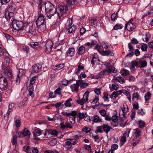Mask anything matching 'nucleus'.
<instances>
[{
	"label": "nucleus",
	"instance_id": "f257e3e1",
	"mask_svg": "<svg viewBox=\"0 0 153 153\" xmlns=\"http://www.w3.org/2000/svg\"><path fill=\"white\" fill-rule=\"evenodd\" d=\"M68 7L67 5H65L64 6L59 5L58 8H57V10L46 12V14L48 18L51 19L56 13V12L59 19L60 20L61 17L65 12L68 11Z\"/></svg>",
	"mask_w": 153,
	"mask_h": 153
},
{
	"label": "nucleus",
	"instance_id": "f03ea898",
	"mask_svg": "<svg viewBox=\"0 0 153 153\" xmlns=\"http://www.w3.org/2000/svg\"><path fill=\"white\" fill-rule=\"evenodd\" d=\"M12 25L13 28L14 30L18 31L21 30H25L27 27L28 28L29 27L28 24L15 19H13L12 21Z\"/></svg>",
	"mask_w": 153,
	"mask_h": 153
},
{
	"label": "nucleus",
	"instance_id": "7ed1b4c3",
	"mask_svg": "<svg viewBox=\"0 0 153 153\" xmlns=\"http://www.w3.org/2000/svg\"><path fill=\"white\" fill-rule=\"evenodd\" d=\"M44 16L42 14H40L36 21L37 27L39 28L42 29L43 30L46 27V22Z\"/></svg>",
	"mask_w": 153,
	"mask_h": 153
},
{
	"label": "nucleus",
	"instance_id": "20e7f679",
	"mask_svg": "<svg viewBox=\"0 0 153 153\" xmlns=\"http://www.w3.org/2000/svg\"><path fill=\"white\" fill-rule=\"evenodd\" d=\"M2 73L3 74L5 77L9 78L12 79L13 77V76L12 73L11 69L10 66L1 67Z\"/></svg>",
	"mask_w": 153,
	"mask_h": 153
},
{
	"label": "nucleus",
	"instance_id": "39448f33",
	"mask_svg": "<svg viewBox=\"0 0 153 153\" xmlns=\"http://www.w3.org/2000/svg\"><path fill=\"white\" fill-rule=\"evenodd\" d=\"M8 87V82L7 79L4 77H0V89L2 91L7 90Z\"/></svg>",
	"mask_w": 153,
	"mask_h": 153
},
{
	"label": "nucleus",
	"instance_id": "423d86ee",
	"mask_svg": "<svg viewBox=\"0 0 153 153\" xmlns=\"http://www.w3.org/2000/svg\"><path fill=\"white\" fill-rule=\"evenodd\" d=\"M89 93L88 91H86L84 94L82 99H79L77 100H76L77 102L81 105H83L84 102H86L88 100Z\"/></svg>",
	"mask_w": 153,
	"mask_h": 153
},
{
	"label": "nucleus",
	"instance_id": "0eeeda50",
	"mask_svg": "<svg viewBox=\"0 0 153 153\" xmlns=\"http://www.w3.org/2000/svg\"><path fill=\"white\" fill-rule=\"evenodd\" d=\"M45 12L57 10V9L54 5L49 2H45Z\"/></svg>",
	"mask_w": 153,
	"mask_h": 153
},
{
	"label": "nucleus",
	"instance_id": "6e6552de",
	"mask_svg": "<svg viewBox=\"0 0 153 153\" xmlns=\"http://www.w3.org/2000/svg\"><path fill=\"white\" fill-rule=\"evenodd\" d=\"M79 82H80L76 80V83H74L71 85L70 87L72 92H77L79 91V87L80 85V83Z\"/></svg>",
	"mask_w": 153,
	"mask_h": 153
},
{
	"label": "nucleus",
	"instance_id": "1a4fd4ad",
	"mask_svg": "<svg viewBox=\"0 0 153 153\" xmlns=\"http://www.w3.org/2000/svg\"><path fill=\"white\" fill-rule=\"evenodd\" d=\"M135 24L131 22H128L126 24L125 29H127L128 30L131 31L134 30L136 27Z\"/></svg>",
	"mask_w": 153,
	"mask_h": 153
},
{
	"label": "nucleus",
	"instance_id": "9d476101",
	"mask_svg": "<svg viewBox=\"0 0 153 153\" xmlns=\"http://www.w3.org/2000/svg\"><path fill=\"white\" fill-rule=\"evenodd\" d=\"M53 45V42L51 40L48 41L46 42L45 46L46 52L47 53H49L51 51Z\"/></svg>",
	"mask_w": 153,
	"mask_h": 153
},
{
	"label": "nucleus",
	"instance_id": "9b49d317",
	"mask_svg": "<svg viewBox=\"0 0 153 153\" xmlns=\"http://www.w3.org/2000/svg\"><path fill=\"white\" fill-rule=\"evenodd\" d=\"M11 64L10 57L8 56H5L4 57V60L2 63L1 67L10 66Z\"/></svg>",
	"mask_w": 153,
	"mask_h": 153
},
{
	"label": "nucleus",
	"instance_id": "f8f14e48",
	"mask_svg": "<svg viewBox=\"0 0 153 153\" xmlns=\"http://www.w3.org/2000/svg\"><path fill=\"white\" fill-rule=\"evenodd\" d=\"M60 128L62 129H64L66 128H71L73 127L72 125L68 122H62L60 124Z\"/></svg>",
	"mask_w": 153,
	"mask_h": 153
},
{
	"label": "nucleus",
	"instance_id": "ddd939ff",
	"mask_svg": "<svg viewBox=\"0 0 153 153\" xmlns=\"http://www.w3.org/2000/svg\"><path fill=\"white\" fill-rule=\"evenodd\" d=\"M138 60V64L140 65V68H143L147 66V62L146 60L142 58L137 59Z\"/></svg>",
	"mask_w": 153,
	"mask_h": 153
},
{
	"label": "nucleus",
	"instance_id": "4468645a",
	"mask_svg": "<svg viewBox=\"0 0 153 153\" xmlns=\"http://www.w3.org/2000/svg\"><path fill=\"white\" fill-rule=\"evenodd\" d=\"M23 70L21 69H19L17 73V75L16 79V84H19L20 82V76L22 75Z\"/></svg>",
	"mask_w": 153,
	"mask_h": 153
},
{
	"label": "nucleus",
	"instance_id": "2eb2a0df",
	"mask_svg": "<svg viewBox=\"0 0 153 153\" xmlns=\"http://www.w3.org/2000/svg\"><path fill=\"white\" fill-rule=\"evenodd\" d=\"M32 68L33 72L34 73H37L41 71L42 65L39 64H37L33 65Z\"/></svg>",
	"mask_w": 153,
	"mask_h": 153
},
{
	"label": "nucleus",
	"instance_id": "dca6fc26",
	"mask_svg": "<svg viewBox=\"0 0 153 153\" xmlns=\"http://www.w3.org/2000/svg\"><path fill=\"white\" fill-rule=\"evenodd\" d=\"M75 52V50L74 48H69L66 52L67 55L68 56H73L74 55Z\"/></svg>",
	"mask_w": 153,
	"mask_h": 153
},
{
	"label": "nucleus",
	"instance_id": "f3484780",
	"mask_svg": "<svg viewBox=\"0 0 153 153\" xmlns=\"http://www.w3.org/2000/svg\"><path fill=\"white\" fill-rule=\"evenodd\" d=\"M34 89V87L32 85H29L27 88V89L29 91V95L32 98L34 97V94L33 93Z\"/></svg>",
	"mask_w": 153,
	"mask_h": 153
},
{
	"label": "nucleus",
	"instance_id": "a211bd4d",
	"mask_svg": "<svg viewBox=\"0 0 153 153\" xmlns=\"http://www.w3.org/2000/svg\"><path fill=\"white\" fill-rule=\"evenodd\" d=\"M88 118H89V121L93 120L94 122L96 123H100L101 122V119L97 115H95L93 118L92 117H91V118L88 116Z\"/></svg>",
	"mask_w": 153,
	"mask_h": 153
},
{
	"label": "nucleus",
	"instance_id": "6ab92c4d",
	"mask_svg": "<svg viewBox=\"0 0 153 153\" xmlns=\"http://www.w3.org/2000/svg\"><path fill=\"white\" fill-rule=\"evenodd\" d=\"M103 126V131L106 134H107L110 130L112 129V127L109 126L107 124H104Z\"/></svg>",
	"mask_w": 153,
	"mask_h": 153
},
{
	"label": "nucleus",
	"instance_id": "aec40b11",
	"mask_svg": "<svg viewBox=\"0 0 153 153\" xmlns=\"http://www.w3.org/2000/svg\"><path fill=\"white\" fill-rule=\"evenodd\" d=\"M71 142L70 141H67L65 142V143L62 144L63 146L65 148L67 151H70L72 148L71 146Z\"/></svg>",
	"mask_w": 153,
	"mask_h": 153
},
{
	"label": "nucleus",
	"instance_id": "412c9836",
	"mask_svg": "<svg viewBox=\"0 0 153 153\" xmlns=\"http://www.w3.org/2000/svg\"><path fill=\"white\" fill-rule=\"evenodd\" d=\"M42 134L41 130L39 128H37L35 129L34 133L33 136L36 140H39L40 139L37 137L38 136Z\"/></svg>",
	"mask_w": 153,
	"mask_h": 153
},
{
	"label": "nucleus",
	"instance_id": "4be33fe9",
	"mask_svg": "<svg viewBox=\"0 0 153 153\" xmlns=\"http://www.w3.org/2000/svg\"><path fill=\"white\" fill-rule=\"evenodd\" d=\"M106 66L107 68L108 69L110 73H115L117 72V70H115L114 67L111 66L110 64L108 63H107Z\"/></svg>",
	"mask_w": 153,
	"mask_h": 153
},
{
	"label": "nucleus",
	"instance_id": "5701e85b",
	"mask_svg": "<svg viewBox=\"0 0 153 153\" xmlns=\"http://www.w3.org/2000/svg\"><path fill=\"white\" fill-rule=\"evenodd\" d=\"M102 54L103 56L111 55L113 56L114 55L113 51L111 50H108L107 51H103L102 53Z\"/></svg>",
	"mask_w": 153,
	"mask_h": 153
},
{
	"label": "nucleus",
	"instance_id": "b1692460",
	"mask_svg": "<svg viewBox=\"0 0 153 153\" xmlns=\"http://www.w3.org/2000/svg\"><path fill=\"white\" fill-rule=\"evenodd\" d=\"M99 60V59L98 55L97 53H94L93 55V57L91 61V63L93 65V66L94 65L95 62Z\"/></svg>",
	"mask_w": 153,
	"mask_h": 153
},
{
	"label": "nucleus",
	"instance_id": "393cba45",
	"mask_svg": "<svg viewBox=\"0 0 153 153\" xmlns=\"http://www.w3.org/2000/svg\"><path fill=\"white\" fill-rule=\"evenodd\" d=\"M131 69H134L135 67L137 68H140V65L138 64V61L136 60H134L131 62Z\"/></svg>",
	"mask_w": 153,
	"mask_h": 153
},
{
	"label": "nucleus",
	"instance_id": "a878e982",
	"mask_svg": "<svg viewBox=\"0 0 153 153\" xmlns=\"http://www.w3.org/2000/svg\"><path fill=\"white\" fill-rule=\"evenodd\" d=\"M77 28V26H76L72 25L66 29L68 33H75Z\"/></svg>",
	"mask_w": 153,
	"mask_h": 153
},
{
	"label": "nucleus",
	"instance_id": "bb28decb",
	"mask_svg": "<svg viewBox=\"0 0 153 153\" xmlns=\"http://www.w3.org/2000/svg\"><path fill=\"white\" fill-rule=\"evenodd\" d=\"M85 48L83 46L79 47L78 49L77 53L79 55H81L85 52Z\"/></svg>",
	"mask_w": 153,
	"mask_h": 153
},
{
	"label": "nucleus",
	"instance_id": "cd10ccee",
	"mask_svg": "<svg viewBox=\"0 0 153 153\" xmlns=\"http://www.w3.org/2000/svg\"><path fill=\"white\" fill-rule=\"evenodd\" d=\"M122 93V91L121 90L117 91H115L113 92L111 95L109 96V97L112 99L113 98V97L116 98L118 95L121 94Z\"/></svg>",
	"mask_w": 153,
	"mask_h": 153
},
{
	"label": "nucleus",
	"instance_id": "c85d7f7f",
	"mask_svg": "<svg viewBox=\"0 0 153 153\" xmlns=\"http://www.w3.org/2000/svg\"><path fill=\"white\" fill-rule=\"evenodd\" d=\"M14 13L13 12H9V11H6L5 12V16L7 19H9L11 18L13 16Z\"/></svg>",
	"mask_w": 153,
	"mask_h": 153
},
{
	"label": "nucleus",
	"instance_id": "c756f323",
	"mask_svg": "<svg viewBox=\"0 0 153 153\" xmlns=\"http://www.w3.org/2000/svg\"><path fill=\"white\" fill-rule=\"evenodd\" d=\"M78 81L80 82V83H81V84H80V85L79 86L81 89H83L86 88L88 85V83L83 82V80L81 79H79L78 80Z\"/></svg>",
	"mask_w": 153,
	"mask_h": 153
},
{
	"label": "nucleus",
	"instance_id": "7c9ffc66",
	"mask_svg": "<svg viewBox=\"0 0 153 153\" xmlns=\"http://www.w3.org/2000/svg\"><path fill=\"white\" fill-rule=\"evenodd\" d=\"M25 30L27 33H29L31 34H34L35 32V29H33L32 26L30 27V25L29 27H27Z\"/></svg>",
	"mask_w": 153,
	"mask_h": 153
},
{
	"label": "nucleus",
	"instance_id": "2f4dec72",
	"mask_svg": "<svg viewBox=\"0 0 153 153\" xmlns=\"http://www.w3.org/2000/svg\"><path fill=\"white\" fill-rule=\"evenodd\" d=\"M134 130L135 131L134 133V137L137 138L140 135L141 131L140 129L138 128L134 129Z\"/></svg>",
	"mask_w": 153,
	"mask_h": 153
},
{
	"label": "nucleus",
	"instance_id": "473e14b6",
	"mask_svg": "<svg viewBox=\"0 0 153 153\" xmlns=\"http://www.w3.org/2000/svg\"><path fill=\"white\" fill-rule=\"evenodd\" d=\"M73 20L72 19H68L65 24V28L66 29L71 26Z\"/></svg>",
	"mask_w": 153,
	"mask_h": 153
},
{
	"label": "nucleus",
	"instance_id": "72a5a7b5",
	"mask_svg": "<svg viewBox=\"0 0 153 153\" xmlns=\"http://www.w3.org/2000/svg\"><path fill=\"white\" fill-rule=\"evenodd\" d=\"M97 42L96 41L92 40L91 42H88L84 45H85L87 46L88 47H91L96 45Z\"/></svg>",
	"mask_w": 153,
	"mask_h": 153
},
{
	"label": "nucleus",
	"instance_id": "f704fd0d",
	"mask_svg": "<svg viewBox=\"0 0 153 153\" xmlns=\"http://www.w3.org/2000/svg\"><path fill=\"white\" fill-rule=\"evenodd\" d=\"M39 4L38 7L39 10V11H41L42 10V7L44 5L45 3H44L43 0H39Z\"/></svg>",
	"mask_w": 153,
	"mask_h": 153
},
{
	"label": "nucleus",
	"instance_id": "c9c22d12",
	"mask_svg": "<svg viewBox=\"0 0 153 153\" xmlns=\"http://www.w3.org/2000/svg\"><path fill=\"white\" fill-rule=\"evenodd\" d=\"M16 8V6L14 3H11L8 6V10L10 11H14Z\"/></svg>",
	"mask_w": 153,
	"mask_h": 153
},
{
	"label": "nucleus",
	"instance_id": "e433bc0d",
	"mask_svg": "<svg viewBox=\"0 0 153 153\" xmlns=\"http://www.w3.org/2000/svg\"><path fill=\"white\" fill-rule=\"evenodd\" d=\"M138 124L140 128H143L145 126L146 123L144 121L140 120L138 121Z\"/></svg>",
	"mask_w": 153,
	"mask_h": 153
},
{
	"label": "nucleus",
	"instance_id": "4c0bfd02",
	"mask_svg": "<svg viewBox=\"0 0 153 153\" xmlns=\"http://www.w3.org/2000/svg\"><path fill=\"white\" fill-rule=\"evenodd\" d=\"M48 133L52 135L56 136L58 134V131L56 130L49 129L47 130Z\"/></svg>",
	"mask_w": 153,
	"mask_h": 153
},
{
	"label": "nucleus",
	"instance_id": "58836bf2",
	"mask_svg": "<svg viewBox=\"0 0 153 153\" xmlns=\"http://www.w3.org/2000/svg\"><path fill=\"white\" fill-rule=\"evenodd\" d=\"M22 132L24 137L30 135L31 134L30 131L27 128L23 130Z\"/></svg>",
	"mask_w": 153,
	"mask_h": 153
},
{
	"label": "nucleus",
	"instance_id": "ea45409f",
	"mask_svg": "<svg viewBox=\"0 0 153 153\" xmlns=\"http://www.w3.org/2000/svg\"><path fill=\"white\" fill-rule=\"evenodd\" d=\"M72 100V99L70 98L66 101L65 102L64 104L66 107H70L71 106V104L70 102Z\"/></svg>",
	"mask_w": 153,
	"mask_h": 153
},
{
	"label": "nucleus",
	"instance_id": "a19ab883",
	"mask_svg": "<svg viewBox=\"0 0 153 153\" xmlns=\"http://www.w3.org/2000/svg\"><path fill=\"white\" fill-rule=\"evenodd\" d=\"M122 93H123L127 97V98L130 101H131V95H130L129 92L128 91L126 90H125L123 91L122 92Z\"/></svg>",
	"mask_w": 153,
	"mask_h": 153
},
{
	"label": "nucleus",
	"instance_id": "79ce46f5",
	"mask_svg": "<svg viewBox=\"0 0 153 153\" xmlns=\"http://www.w3.org/2000/svg\"><path fill=\"white\" fill-rule=\"evenodd\" d=\"M29 45L33 48H37L39 47V45L37 42H31Z\"/></svg>",
	"mask_w": 153,
	"mask_h": 153
},
{
	"label": "nucleus",
	"instance_id": "37998d69",
	"mask_svg": "<svg viewBox=\"0 0 153 153\" xmlns=\"http://www.w3.org/2000/svg\"><path fill=\"white\" fill-rule=\"evenodd\" d=\"M116 79L121 83H124L125 82V79L122 78L120 76L116 77Z\"/></svg>",
	"mask_w": 153,
	"mask_h": 153
},
{
	"label": "nucleus",
	"instance_id": "c03bdc74",
	"mask_svg": "<svg viewBox=\"0 0 153 153\" xmlns=\"http://www.w3.org/2000/svg\"><path fill=\"white\" fill-rule=\"evenodd\" d=\"M23 150L27 153H31V151L30 150V147L27 146H24L23 148Z\"/></svg>",
	"mask_w": 153,
	"mask_h": 153
},
{
	"label": "nucleus",
	"instance_id": "a18cd8bd",
	"mask_svg": "<svg viewBox=\"0 0 153 153\" xmlns=\"http://www.w3.org/2000/svg\"><path fill=\"white\" fill-rule=\"evenodd\" d=\"M123 27V26L122 24H117L114 27V29L115 30L121 29Z\"/></svg>",
	"mask_w": 153,
	"mask_h": 153
},
{
	"label": "nucleus",
	"instance_id": "49530a36",
	"mask_svg": "<svg viewBox=\"0 0 153 153\" xmlns=\"http://www.w3.org/2000/svg\"><path fill=\"white\" fill-rule=\"evenodd\" d=\"M12 144L13 145H16L17 142V138L16 135H14L13 137V139L11 141Z\"/></svg>",
	"mask_w": 153,
	"mask_h": 153
},
{
	"label": "nucleus",
	"instance_id": "de8ad7c7",
	"mask_svg": "<svg viewBox=\"0 0 153 153\" xmlns=\"http://www.w3.org/2000/svg\"><path fill=\"white\" fill-rule=\"evenodd\" d=\"M57 143V140L56 138H54L50 142V144L51 146L56 145Z\"/></svg>",
	"mask_w": 153,
	"mask_h": 153
},
{
	"label": "nucleus",
	"instance_id": "09e8293b",
	"mask_svg": "<svg viewBox=\"0 0 153 153\" xmlns=\"http://www.w3.org/2000/svg\"><path fill=\"white\" fill-rule=\"evenodd\" d=\"M120 73L122 75L126 76L128 74L129 71L126 69H124L121 71Z\"/></svg>",
	"mask_w": 153,
	"mask_h": 153
},
{
	"label": "nucleus",
	"instance_id": "8fccbe9b",
	"mask_svg": "<svg viewBox=\"0 0 153 153\" xmlns=\"http://www.w3.org/2000/svg\"><path fill=\"white\" fill-rule=\"evenodd\" d=\"M140 96L137 92H135L133 94L132 99L136 98L137 100L139 99Z\"/></svg>",
	"mask_w": 153,
	"mask_h": 153
},
{
	"label": "nucleus",
	"instance_id": "3c124183",
	"mask_svg": "<svg viewBox=\"0 0 153 153\" xmlns=\"http://www.w3.org/2000/svg\"><path fill=\"white\" fill-rule=\"evenodd\" d=\"M86 114H84L83 113H79L78 117L80 120H82L85 117H88V116H86Z\"/></svg>",
	"mask_w": 153,
	"mask_h": 153
},
{
	"label": "nucleus",
	"instance_id": "603ef678",
	"mask_svg": "<svg viewBox=\"0 0 153 153\" xmlns=\"http://www.w3.org/2000/svg\"><path fill=\"white\" fill-rule=\"evenodd\" d=\"M67 3V4L68 5H73L76 2V0H65Z\"/></svg>",
	"mask_w": 153,
	"mask_h": 153
},
{
	"label": "nucleus",
	"instance_id": "864d4df0",
	"mask_svg": "<svg viewBox=\"0 0 153 153\" xmlns=\"http://www.w3.org/2000/svg\"><path fill=\"white\" fill-rule=\"evenodd\" d=\"M92 136L93 138L94 139L95 141L96 142L99 143L100 141L101 140L99 137L97 135H94L93 134Z\"/></svg>",
	"mask_w": 153,
	"mask_h": 153
},
{
	"label": "nucleus",
	"instance_id": "5fc2aeb1",
	"mask_svg": "<svg viewBox=\"0 0 153 153\" xmlns=\"http://www.w3.org/2000/svg\"><path fill=\"white\" fill-rule=\"evenodd\" d=\"M37 77L36 76H34L33 77H32L30 80V85H33L34 84L36 81V79Z\"/></svg>",
	"mask_w": 153,
	"mask_h": 153
},
{
	"label": "nucleus",
	"instance_id": "6e6d98bb",
	"mask_svg": "<svg viewBox=\"0 0 153 153\" xmlns=\"http://www.w3.org/2000/svg\"><path fill=\"white\" fill-rule=\"evenodd\" d=\"M141 48L143 51H146L147 48V45L146 44L143 43L141 46Z\"/></svg>",
	"mask_w": 153,
	"mask_h": 153
},
{
	"label": "nucleus",
	"instance_id": "4d7b16f0",
	"mask_svg": "<svg viewBox=\"0 0 153 153\" xmlns=\"http://www.w3.org/2000/svg\"><path fill=\"white\" fill-rule=\"evenodd\" d=\"M118 12L116 13H114L111 16V19L112 21H114L117 18V15Z\"/></svg>",
	"mask_w": 153,
	"mask_h": 153
},
{
	"label": "nucleus",
	"instance_id": "13d9d810",
	"mask_svg": "<svg viewBox=\"0 0 153 153\" xmlns=\"http://www.w3.org/2000/svg\"><path fill=\"white\" fill-rule=\"evenodd\" d=\"M104 96L103 97V98L104 101L108 102L109 97L108 94L105 93V92L103 93Z\"/></svg>",
	"mask_w": 153,
	"mask_h": 153
},
{
	"label": "nucleus",
	"instance_id": "bf43d9fd",
	"mask_svg": "<svg viewBox=\"0 0 153 153\" xmlns=\"http://www.w3.org/2000/svg\"><path fill=\"white\" fill-rule=\"evenodd\" d=\"M103 125L101 126H99L97 127V129L96 130V131L97 132H99L100 133H102L103 132Z\"/></svg>",
	"mask_w": 153,
	"mask_h": 153
},
{
	"label": "nucleus",
	"instance_id": "052dcab7",
	"mask_svg": "<svg viewBox=\"0 0 153 153\" xmlns=\"http://www.w3.org/2000/svg\"><path fill=\"white\" fill-rule=\"evenodd\" d=\"M100 114L103 117H105L106 114V111L103 109L99 111Z\"/></svg>",
	"mask_w": 153,
	"mask_h": 153
},
{
	"label": "nucleus",
	"instance_id": "680f3d73",
	"mask_svg": "<svg viewBox=\"0 0 153 153\" xmlns=\"http://www.w3.org/2000/svg\"><path fill=\"white\" fill-rule=\"evenodd\" d=\"M151 94L149 92H147L145 96V98L146 101H147L151 98Z\"/></svg>",
	"mask_w": 153,
	"mask_h": 153
},
{
	"label": "nucleus",
	"instance_id": "e2e57ef3",
	"mask_svg": "<svg viewBox=\"0 0 153 153\" xmlns=\"http://www.w3.org/2000/svg\"><path fill=\"white\" fill-rule=\"evenodd\" d=\"M131 131L130 128H128L126 130L125 132L123 134V136H125L126 137H128L129 136V134Z\"/></svg>",
	"mask_w": 153,
	"mask_h": 153
},
{
	"label": "nucleus",
	"instance_id": "0e129e2a",
	"mask_svg": "<svg viewBox=\"0 0 153 153\" xmlns=\"http://www.w3.org/2000/svg\"><path fill=\"white\" fill-rule=\"evenodd\" d=\"M118 119V117L116 115H114L111 118V120L112 121L114 122V123L116 122L117 121Z\"/></svg>",
	"mask_w": 153,
	"mask_h": 153
},
{
	"label": "nucleus",
	"instance_id": "69168bd1",
	"mask_svg": "<svg viewBox=\"0 0 153 153\" xmlns=\"http://www.w3.org/2000/svg\"><path fill=\"white\" fill-rule=\"evenodd\" d=\"M84 68V65L82 63H80L78 66V72H79L81 70H83Z\"/></svg>",
	"mask_w": 153,
	"mask_h": 153
},
{
	"label": "nucleus",
	"instance_id": "338daca9",
	"mask_svg": "<svg viewBox=\"0 0 153 153\" xmlns=\"http://www.w3.org/2000/svg\"><path fill=\"white\" fill-rule=\"evenodd\" d=\"M15 124L17 128L20 127L21 125V122L19 119H17L15 121Z\"/></svg>",
	"mask_w": 153,
	"mask_h": 153
},
{
	"label": "nucleus",
	"instance_id": "774afa93",
	"mask_svg": "<svg viewBox=\"0 0 153 153\" xmlns=\"http://www.w3.org/2000/svg\"><path fill=\"white\" fill-rule=\"evenodd\" d=\"M61 89L60 87H59L57 89H56L55 91V95L58 94V95H60L61 94Z\"/></svg>",
	"mask_w": 153,
	"mask_h": 153
}]
</instances>
